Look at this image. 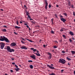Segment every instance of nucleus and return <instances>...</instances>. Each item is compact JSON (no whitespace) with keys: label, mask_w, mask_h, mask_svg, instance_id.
Wrapping results in <instances>:
<instances>
[{"label":"nucleus","mask_w":75,"mask_h":75,"mask_svg":"<svg viewBox=\"0 0 75 75\" xmlns=\"http://www.w3.org/2000/svg\"><path fill=\"white\" fill-rule=\"evenodd\" d=\"M63 71H64V70H61V72H63Z\"/></svg>","instance_id":"338daca9"},{"label":"nucleus","mask_w":75,"mask_h":75,"mask_svg":"<svg viewBox=\"0 0 75 75\" xmlns=\"http://www.w3.org/2000/svg\"><path fill=\"white\" fill-rule=\"evenodd\" d=\"M24 25H27L28 24L27 23H24Z\"/></svg>","instance_id":"6e6d98bb"},{"label":"nucleus","mask_w":75,"mask_h":75,"mask_svg":"<svg viewBox=\"0 0 75 75\" xmlns=\"http://www.w3.org/2000/svg\"><path fill=\"white\" fill-rule=\"evenodd\" d=\"M1 31H4V32H7V30H6V29L5 28L1 29Z\"/></svg>","instance_id":"2eb2a0df"},{"label":"nucleus","mask_w":75,"mask_h":75,"mask_svg":"<svg viewBox=\"0 0 75 75\" xmlns=\"http://www.w3.org/2000/svg\"><path fill=\"white\" fill-rule=\"evenodd\" d=\"M48 55H50V56H52V54H51V53L50 52L47 53Z\"/></svg>","instance_id":"b1692460"},{"label":"nucleus","mask_w":75,"mask_h":75,"mask_svg":"<svg viewBox=\"0 0 75 75\" xmlns=\"http://www.w3.org/2000/svg\"><path fill=\"white\" fill-rule=\"evenodd\" d=\"M74 75H75V71H74Z\"/></svg>","instance_id":"774afa93"},{"label":"nucleus","mask_w":75,"mask_h":75,"mask_svg":"<svg viewBox=\"0 0 75 75\" xmlns=\"http://www.w3.org/2000/svg\"><path fill=\"white\" fill-rule=\"evenodd\" d=\"M54 16L56 17V18H58V16H57V14H55L54 15Z\"/></svg>","instance_id":"e433bc0d"},{"label":"nucleus","mask_w":75,"mask_h":75,"mask_svg":"<svg viewBox=\"0 0 75 75\" xmlns=\"http://www.w3.org/2000/svg\"><path fill=\"white\" fill-rule=\"evenodd\" d=\"M10 71L11 72H13V71L12 69L10 70Z\"/></svg>","instance_id":"37998d69"},{"label":"nucleus","mask_w":75,"mask_h":75,"mask_svg":"<svg viewBox=\"0 0 75 75\" xmlns=\"http://www.w3.org/2000/svg\"><path fill=\"white\" fill-rule=\"evenodd\" d=\"M30 50H33L34 52H35V51H37V50L36 49H34V48H31Z\"/></svg>","instance_id":"f8f14e48"},{"label":"nucleus","mask_w":75,"mask_h":75,"mask_svg":"<svg viewBox=\"0 0 75 75\" xmlns=\"http://www.w3.org/2000/svg\"><path fill=\"white\" fill-rule=\"evenodd\" d=\"M63 37L64 38V39H66V36L65 35H62Z\"/></svg>","instance_id":"412c9836"},{"label":"nucleus","mask_w":75,"mask_h":75,"mask_svg":"<svg viewBox=\"0 0 75 75\" xmlns=\"http://www.w3.org/2000/svg\"><path fill=\"white\" fill-rule=\"evenodd\" d=\"M62 40H59V42H62Z\"/></svg>","instance_id":"603ef678"},{"label":"nucleus","mask_w":75,"mask_h":75,"mask_svg":"<svg viewBox=\"0 0 75 75\" xmlns=\"http://www.w3.org/2000/svg\"><path fill=\"white\" fill-rule=\"evenodd\" d=\"M14 52V49H10V50L9 51V52Z\"/></svg>","instance_id":"9b49d317"},{"label":"nucleus","mask_w":75,"mask_h":75,"mask_svg":"<svg viewBox=\"0 0 75 75\" xmlns=\"http://www.w3.org/2000/svg\"><path fill=\"white\" fill-rule=\"evenodd\" d=\"M15 28L16 29H20V28H21V27L17 26H15Z\"/></svg>","instance_id":"4468645a"},{"label":"nucleus","mask_w":75,"mask_h":75,"mask_svg":"<svg viewBox=\"0 0 75 75\" xmlns=\"http://www.w3.org/2000/svg\"><path fill=\"white\" fill-rule=\"evenodd\" d=\"M71 7L72 8H74V5H71Z\"/></svg>","instance_id":"cd10ccee"},{"label":"nucleus","mask_w":75,"mask_h":75,"mask_svg":"<svg viewBox=\"0 0 75 75\" xmlns=\"http://www.w3.org/2000/svg\"><path fill=\"white\" fill-rule=\"evenodd\" d=\"M52 58V56H49L48 58L49 59H51V58Z\"/></svg>","instance_id":"393cba45"},{"label":"nucleus","mask_w":75,"mask_h":75,"mask_svg":"<svg viewBox=\"0 0 75 75\" xmlns=\"http://www.w3.org/2000/svg\"><path fill=\"white\" fill-rule=\"evenodd\" d=\"M16 24L17 25H18V21H16Z\"/></svg>","instance_id":"58836bf2"},{"label":"nucleus","mask_w":75,"mask_h":75,"mask_svg":"<svg viewBox=\"0 0 75 75\" xmlns=\"http://www.w3.org/2000/svg\"><path fill=\"white\" fill-rule=\"evenodd\" d=\"M33 54H35V55H37V53H35L34 52H33Z\"/></svg>","instance_id":"09e8293b"},{"label":"nucleus","mask_w":75,"mask_h":75,"mask_svg":"<svg viewBox=\"0 0 75 75\" xmlns=\"http://www.w3.org/2000/svg\"><path fill=\"white\" fill-rule=\"evenodd\" d=\"M20 48H21V49H25V50H27V49H28L25 46H22Z\"/></svg>","instance_id":"6e6552de"},{"label":"nucleus","mask_w":75,"mask_h":75,"mask_svg":"<svg viewBox=\"0 0 75 75\" xmlns=\"http://www.w3.org/2000/svg\"><path fill=\"white\" fill-rule=\"evenodd\" d=\"M6 50L8 51H9L11 49L10 47L9 46H6Z\"/></svg>","instance_id":"9d476101"},{"label":"nucleus","mask_w":75,"mask_h":75,"mask_svg":"<svg viewBox=\"0 0 75 75\" xmlns=\"http://www.w3.org/2000/svg\"><path fill=\"white\" fill-rule=\"evenodd\" d=\"M14 69L16 72H18V71H19V70H20V69L19 68H15Z\"/></svg>","instance_id":"ddd939ff"},{"label":"nucleus","mask_w":75,"mask_h":75,"mask_svg":"<svg viewBox=\"0 0 75 75\" xmlns=\"http://www.w3.org/2000/svg\"><path fill=\"white\" fill-rule=\"evenodd\" d=\"M14 34H16V35L17 34V33H16V32H14Z\"/></svg>","instance_id":"49530a36"},{"label":"nucleus","mask_w":75,"mask_h":75,"mask_svg":"<svg viewBox=\"0 0 75 75\" xmlns=\"http://www.w3.org/2000/svg\"><path fill=\"white\" fill-rule=\"evenodd\" d=\"M33 54H35V55H37V53H35L34 52H33Z\"/></svg>","instance_id":"de8ad7c7"},{"label":"nucleus","mask_w":75,"mask_h":75,"mask_svg":"<svg viewBox=\"0 0 75 75\" xmlns=\"http://www.w3.org/2000/svg\"><path fill=\"white\" fill-rule=\"evenodd\" d=\"M53 48L55 49L57 48V46H54L53 47Z\"/></svg>","instance_id":"473e14b6"},{"label":"nucleus","mask_w":75,"mask_h":75,"mask_svg":"<svg viewBox=\"0 0 75 75\" xmlns=\"http://www.w3.org/2000/svg\"><path fill=\"white\" fill-rule=\"evenodd\" d=\"M43 47H46V45H44Z\"/></svg>","instance_id":"3c124183"},{"label":"nucleus","mask_w":75,"mask_h":75,"mask_svg":"<svg viewBox=\"0 0 75 75\" xmlns=\"http://www.w3.org/2000/svg\"><path fill=\"white\" fill-rule=\"evenodd\" d=\"M22 40H23V41H25V40H24V38H22Z\"/></svg>","instance_id":"8fccbe9b"},{"label":"nucleus","mask_w":75,"mask_h":75,"mask_svg":"<svg viewBox=\"0 0 75 75\" xmlns=\"http://www.w3.org/2000/svg\"><path fill=\"white\" fill-rule=\"evenodd\" d=\"M27 40L28 41H30V42H33V41L31 40H30L28 39H27Z\"/></svg>","instance_id":"a878e982"},{"label":"nucleus","mask_w":75,"mask_h":75,"mask_svg":"<svg viewBox=\"0 0 75 75\" xmlns=\"http://www.w3.org/2000/svg\"><path fill=\"white\" fill-rule=\"evenodd\" d=\"M60 20L61 21H63L64 23L65 21H67V20L66 19L63 18H60Z\"/></svg>","instance_id":"1a4fd4ad"},{"label":"nucleus","mask_w":75,"mask_h":75,"mask_svg":"<svg viewBox=\"0 0 75 75\" xmlns=\"http://www.w3.org/2000/svg\"><path fill=\"white\" fill-rule=\"evenodd\" d=\"M50 75H56L54 73H52V74H49Z\"/></svg>","instance_id":"c85d7f7f"},{"label":"nucleus","mask_w":75,"mask_h":75,"mask_svg":"<svg viewBox=\"0 0 75 75\" xmlns=\"http://www.w3.org/2000/svg\"><path fill=\"white\" fill-rule=\"evenodd\" d=\"M26 27H27V28H29V26L28 25H27Z\"/></svg>","instance_id":"4d7b16f0"},{"label":"nucleus","mask_w":75,"mask_h":75,"mask_svg":"<svg viewBox=\"0 0 75 75\" xmlns=\"http://www.w3.org/2000/svg\"><path fill=\"white\" fill-rule=\"evenodd\" d=\"M37 56H38L39 57H40L41 55L39 53H37L36 54Z\"/></svg>","instance_id":"5701e85b"},{"label":"nucleus","mask_w":75,"mask_h":75,"mask_svg":"<svg viewBox=\"0 0 75 75\" xmlns=\"http://www.w3.org/2000/svg\"><path fill=\"white\" fill-rule=\"evenodd\" d=\"M28 62H33V61L32 60H28Z\"/></svg>","instance_id":"c756f323"},{"label":"nucleus","mask_w":75,"mask_h":75,"mask_svg":"<svg viewBox=\"0 0 75 75\" xmlns=\"http://www.w3.org/2000/svg\"><path fill=\"white\" fill-rule=\"evenodd\" d=\"M51 6L50 5H49V8H51Z\"/></svg>","instance_id":"a19ab883"},{"label":"nucleus","mask_w":75,"mask_h":75,"mask_svg":"<svg viewBox=\"0 0 75 75\" xmlns=\"http://www.w3.org/2000/svg\"><path fill=\"white\" fill-rule=\"evenodd\" d=\"M67 60H68V61H71V59L69 58L68 57H67Z\"/></svg>","instance_id":"4be33fe9"},{"label":"nucleus","mask_w":75,"mask_h":75,"mask_svg":"<svg viewBox=\"0 0 75 75\" xmlns=\"http://www.w3.org/2000/svg\"><path fill=\"white\" fill-rule=\"evenodd\" d=\"M59 62L60 63H62L63 64H65V63L66 62V61L63 59H60Z\"/></svg>","instance_id":"f03ea898"},{"label":"nucleus","mask_w":75,"mask_h":75,"mask_svg":"<svg viewBox=\"0 0 75 75\" xmlns=\"http://www.w3.org/2000/svg\"><path fill=\"white\" fill-rule=\"evenodd\" d=\"M15 66L16 68H18V66H17V65L15 64Z\"/></svg>","instance_id":"2f4dec72"},{"label":"nucleus","mask_w":75,"mask_h":75,"mask_svg":"<svg viewBox=\"0 0 75 75\" xmlns=\"http://www.w3.org/2000/svg\"><path fill=\"white\" fill-rule=\"evenodd\" d=\"M30 67L31 69H33V66L32 65H30Z\"/></svg>","instance_id":"6ab92c4d"},{"label":"nucleus","mask_w":75,"mask_h":75,"mask_svg":"<svg viewBox=\"0 0 75 75\" xmlns=\"http://www.w3.org/2000/svg\"><path fill=\"white\" fill-rule=\"evenodd\" d=\"M69 41H70V42H72V40H71V39H69Z\"/></svg>","instance_id":"f704fd0d"},{"label":"nucleus","mask_w":75,"mask_h":75,"mask_svg":"<svg viewBox=\"0 0 75 75\" xmlns=\"http://www.w3.org/2000/svg\"><path fill=\"white\" fill-rule=\"evenodd\" d=\"M3 27H6V28H7V26L6 25H4Z\"/></svg>","instance_id":"13d9d810"},{"label":"nucleus","mask_w":75,"mask_h":75,"mask_svg":"<svg viewBox=\"0 0 75 75\" xmlns=\"http://www.w3.org/2000/svg\"><path fill=\"white\" fill-rule=\"evenodd\" d=\"M24 7L25 8H27V6L25 5H24Z\"/></svg>","instance_id":"052dcab7"},{"label":"nucleus","mask_w":75,"mask_h":75,"mask_svg":"<svg viewBox=\"0 0 75 75\" xmlns=\"http://www.w3.org/2000/svg\"><path fill=\"white\" fill-rule=\"evenodd\" d=\"M4 49L5 50H7V47H6V46L5 47Z\"/></svg>","instance_id":"680f3d73"},{"label":"nucleus","mask_w":75,"mask_h":75,"mask_svg":"<svg viewBox=\"0 0 75 75\" xmlns=\"http://www.w3.org/2000/svg\"><path fill=\"white\" fill-rule=\"evenodd\" d=\"M50 65L51 66H50V65L49 64L47 65V67H49V68L51 69H55V68L54 67H54V65H53V64H51Z\"/></svg>","instance_id":"7ed1b4c3"},{"label":"nucleus","mask_w":75,"mask_h":75,"mask_svg":"<svg viewBox=\"0 0 75 75\" xmlns=\"http://www.w3.org/2000/svg\"><path fill=\"white\" fill-rule=\"evenodd\" d=\"M0 38H0V41H2V39H3V37L2 36H1L0 37Z\"/></svg>","instance_id":"bb28decb"},{"label":"nucleus","mask_w":75,"mask_h":75,"mask_svg":"<svg viewBox=\"0 0 75 75\" xmlns=\"http://www.w3.org/2000/svg\"><path fill=\"white\" fill-rule=\"evenodd\" d=\"M41 41H43L42 40H40V41H39V42H41Z\"/></svg>","instance_id":"ea45409f"},{"label":"nucleus","mask_w":75,"mask_h":75,"mask_svg":"<svg viewBox=\"0 0 75 75\" xmlns=\"http://www.w3.org/2000/svg\"><path fill=\"white\" fill-rule=\"evenodd\" d=\"M11 59H12V60L13 61H14V59L13 58H12Z\"/></svg>","instance_id":"864d4df0"},{"label":"nucleus","mask_w":75,"mask_h":75,"mask_svg":"<svg viewBox=\"0 0 75 75\" xmlns=\"http://www.w3.org/2000/svg\"><path fill=\"white\" fill-rule=\"evenodd\" d=\"M63 14L65 16H67V14L66 13H64Z\"/></svg>","instance_id":"7c9ffc66"},{"label":"nucleus","mask_w":75,"mask_h":75,"mask_svg":"<svg viewBox=\"0 0 75 75\" xmlns=\"http://www.w3.org/2000/svg\"><path fill=\"white\" fill-rule=\"evenodd\" d=\"M45 10H47V8H48V3L47 2V0H45Z\"/></svg>","instance_id":"39448f33"},{"label":"nucleus","mask_w":75,"mask_h":75,"mask_svg":"<svg viewBox=\"0 0 75 75\" xmlns=\"http://www.w3.org/2000/svg\"><path fill=\"white\" fill-rule=\"evenodd\" d=\"M26 13L27 16H28L29 14V13H28V12L27 11H26Z\"/></svg>","instance_id":"aec40b11"},{"label":"nucleus","mask_w":75,"mask_h":75,"mask_svg":"<svg viewBox=\"0 0 75 75\" xmlns=\"http://www.w3.org/2000/svg\"><path fill=\"white\" fill-rule=\"evenodd\" d=\"M30 20L31 21V20H33V19L30 18Z\"/></svg>","instance_id":"e2e57ef3"},{"label":"nucleus","mask_w":75,"mask_h":75,"mask_svg":"<svg viewBox=\"0 0 75 75\" xmlns=\"http://www.w3.org/2000/svg\"><path fill=\"white\" fill-rule=\"evenodd\" d=\"M60 18H63V16H62V15H61V16H60Z\"/></svg>","instance_id":"5fc2aeb1"},{"label":"nucleus","mask_w":75,"mask_h":75,"mask_svg":"<svg viewBox=\"0 0 75 75\" xmlns=\"http://www.w3.org/2000/svg\"><path fill=\"white\" fill-rule=\"evenodd\" d=\"M30 57H31V58L33 59H36L35 58V55H34V54H33V55H30Z\"/></svg>","instance_id":"0eeeda50"},{"label":"nucleus","mask_w":75,"mask_h":75,"mask_svg":"<svg viewBox=\"0 0 75 75\" xmlns=\"http://www.w3.org/2000/svg\"><path fill=\"white\" fill-rule=\"evenodd\" d=\"M71 52L72 54H75V52L74 51H71Z\"/></svg>","instance_id":"a211bd4d"},{"label":"nucleus","mask_w":75,"mask_h":75,"mask_svg":"<svg viewBox=\"0 0 75 75\" xmlns=\"http://www.w3.org/2000/svg\"><path fill=\"white\" fill-rule=\"evenodd\" d=\"M16 44L14 42H12L10 44V47H13L16 46Z\"/></svg>","instance_id":"423d86ee"},{"label":"nucleus","mask_w":75,"mask_h":75,"mask_svg":"<svg viewBox=\"0 0 75 75\" xmlns=\"http://www.w3.org/2000/svg\"><path fill=\"white\" fill-rule=\"evenodd\" d=\"M4 44L5 43L3 42H1L0 43V44L1 45V49L3 50V49L4 48V46L5 45Z\"/></svg>","instance_id":"20e7f679"},{"label":"nucleus","mask_w":75,"mask_h":75,"mask_svg":"<svg viewBox=\"0 0 75 75\" xmlns=\"http://www.w3.org/2000/svg\"><path fill=\"white\" fill-rule=\"evenodd\" d=\"M21 42H22V44H25V42H23V41H21Z\"/></svg>","instance_id":"4c0bfd02"},{"label":"nucleus","mask_w":75,"mask_h":75,"mask_svg":"<svg viewBox=\"0 0 75 75\" xmlns=\"http://www.w3.org/2000/svg\"><path fill=\"white\" fill-rule=\"evenodd\" d=\"M69 34H70V35H74V34L73 32H72L71 31H70V32H69Z\"/></svg>","instance_id":"f3484780"},{"label":"nucleus","mask_w":75,"mask_h":75,"mask_svg":"<svg viewBox=\"0 0 75 75\" xmlns=\"http://www.w3.org/2000/svg\"><path fill=\"white\" fill-rule=\"evenodd\" d=\"M56 7H59V6H58V5H56Z\"/></svg>","instance_id":"69168bd1"},{"label":"nucleus","mask_w":75,"mask_h":75,"mask_svg":"<svg viewBox=\"0 0 75 75\" xmlns=\"http://www.w3.org/2000/svg\"><path fill=\"white\" fill-rule=\"evenodd\" d=\"M62 53H65V52H65V51H62Z\"/></svg>","instance_id":"c03bdc74"},{"label":"nucleus","mask_w":75,"mask_h":75,"mask_svg":"<svg viewBox=\"0 0 75 75\" xmlns=\"http://www.w3.org/2000/svg\"><path fill=\"white\" fill-rule=\"evenodd\" d=\"M51 33H52V34H54V32L53 30H52L51 31Z\"/></svg>","instance_id":"72a5a7b5"},{"label":"nucleus","mask_w":75,"mask_h":75,"mask_svg":"<svg viewBox=\"0 0 75 75\" xmlns=\"http://www.w3.org/2000/svg\"><path fill=\"white\" fill-rule=\"evenodd\" d=\"M36 52H37V53H38V52H39V51L37 50H36Z\"/></svg>","instance_id":"bf43d9fd"},{"label":"nucleus","mask_w":75,"mask_h":75,"mask_svg":"<svg viewBox=\"0 0 75 75\" xmlns=\"http://www.w3.org/2000/svg\"><path fill=\"white\" fill-rule=\"evenodd\" d=\"M12 65H15V62L12 63Z\"/></svg>","instance_id":"a18cd8bd"},{"label":"nucleus","mask_w":75,"mask_h":75,"mask_svg":"<svg viewBox=\"0 0 75 75\" xmlns=\"http://www.w3.org/2000/svg\"><path fill=\"white\" fill-rule=\"evenodd\" d=\"M65 30V28H61V30H60V31L61 32H62L64 31V30Z\"/></svg>","instance_id":"dca6fc26"},{"label":"nucleus","mask_w":75,"mask_h":75,"mask_svg":"<svg viewBox=\"0 0 75 75\" xmlns=\"http://www.w3.org/2000/svg\"><path fill=\"white\" fill-rule=\"evenodd\" d=\"M3 39H2V41H5L6 42H7L8 43L10 42V40H9L7 38L4 36H3Z\"/></svg>","instance_id":"f257e3e1"},{"label":"nucleus","mask_w":75,"mask_h":75,"mask_svg":"<svg viewBox=\"0 0 75 75\" xmlns=\"http://www.w3.org/2000/svg\"><path fill=\"white\" fill-rule=\"evenodd\" d=\"M28 17H29V18H31V17H30V15H28Z\"/></svg>","instance_id":"79ce46f5"},{"label":"nucleus","mask_w":75,"mask_h":75,"mask_svg":"<svg viewBox=\"0 0 75 75\" xmlns=\"http://www.w3.org/2000/svg\"><path fill=\"white\" fill-rule=\"evenodd\" d=\"M1 11H3V9H1Z\"/></svg>","instance_id":"0e129e2a"},{"label":"nucleus","mask_w":75,"mask_h":75,"mask_svg":"<svg viewBox=\"0 0 75 75\" xmlns=\"http://www.w3.org/2000/svg\"><path fill=\"white\" fill-rule=\"evenodd\" d=\"M73 15L74 16H75V12H73Z\"/></svg>","instance_id":"c9c22d12"}]
</instances>
